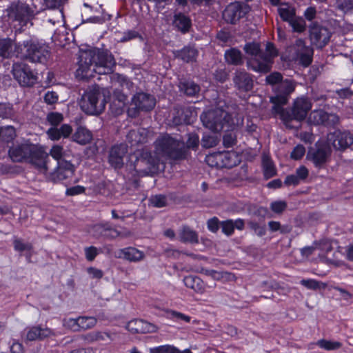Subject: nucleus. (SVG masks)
I'll list each match as a JSON object with an SVG mask.
<instances>
[{
  "instance_id": "obj_14",
  "label": "nucleus",
  "mask_w": 353,
  "mask_h": 353,
  "mask_svg": "<svg viewBox=\"0 0 353 353\" xmlns=\"http://www.w3.org/2000/svg\"><path fill=\"white\" fill-rule=\"evenodd\" d=\"M327 142L338 150H344L353 143V136L347 131L335 130L327 134Z\"/></svg>"
},
{
  "instance_id": "obj_35",
  "label": "nucleus",
  "mask_w": 353,
  "mask_h": 353,
  "mask_svg": "<svg viewBox=\"0 0 353 353\" xmlns=\"http://www.w3.org/2000/svg\"><path fill=\"white\" fill-rule=\"evenodd\" d=\"M278 12L281 18L290 22L295 16V10L293 7L287 3H282L278 8Z\"/></svg>"
},
{
  "instance_id": "obj_44",
  "label": "nucleus",
  "mask_w": 353,
  "mask_h": 353,
  "mask_svg": "<svg viewBox=\"0 0 353 353\" xmlns=\"http://www.w3.org/2000/svg\"><path fill=\"white\" fill-rule=\"evenodd\" d=\"M63 325L65 327L70 329L74 332L81 330L79 323V317L77 319L68 318L63 321Z\"/></svg>"
},
{
  "instance_id": "obj_4",
  "label": "nucleus",
  "mask_w": 353,
  "mask_h": 353,
  "mask_svg": "<svg viewBox=\"0 0 353 353\" xmlns=\"http://www.w3.org/2000/svg\"><path fill=\"white\" fill-rule=\"evenodd\" d=\"M243 49L250 57L248 60V66L258 72L267 73L270 71L273 59L278 55V51L272 43L266 44L265 52L256 42L245 44Z\"/></svg>"
},
{
  "instance_id": "obj_50",
  "label": "nucleus",
  "mask_w": 353,
  "mask_h": 353,
  "mask_svg": "<svg viewBox=\"0 0 353 353\" xmlns=\"http://www.w3.org/2000/svg\"><path fill=\"white\" fill-rule=\"evenodd\" d=\"M268 227L272 232L280 231L281 233H287L290 231L288 227H282L279 221H270L268 223Z\"/></svg>"
},
{
  "instance_id": "obj_40",
  "label": "nucleus",
  "mask_w": 353,
  "mask_h": 353,
  "mask_svg": "<svg viewBox=\"0 0 353 353\" xmlns=\"http://www.w3.org/2000/svg\"><path fill=\"white\" fill-rule=\"evenodd\" d=\"M150 205L154 208H163L168 204V199L162 194L152 196L149 199Z\"/></svg>"
},
{
  "instance_id": "obj_9",
  "label": "nucleus",
  "mask_w": 353,
  "mask_h": 353,
  "mask_svg": "<svg viewBox=\"0 0 353 353\" xmlns=\"http://www.w3.org/2000/svg\"><path fill=\"white\" fill-rule=\"evenodd\" d=\"M105 103V99L100 91L94 88L84 93L79 101V105L85 113L97 115L104 110Z\"/></svg>"
},
{
  "instance_id": "obj_49",
  "label": "nucleus",
  "mask_w": 353,
  "mask_h": 353,
  "mask_svg": "<svg viewBox=\"0 0 353 353\" xmlns=\"http://www.w3.org/2000/svg\"><path fill=\"white\" fill-rule=\"evenodd\" d=\"M50 154L53 159L57 160L58 162L61 161V159L64 154L63 147L59 145H53L50 149Z\"/></svg>"
},
{
  "instance_id": "obj_61",
  "label": "nucleus",
  "mask_w": 353,
  "mask_h": 353,
  "mask_svg": "<svg viewBox=\"0 0 353 353\" xmlns=\"http://www.w3.org/2000/svg\"><path fill=\"white\" fill-rule=\"evenodd\" d=\"M295 174L301 180V181H302L307 178L309 175V171L305 166L301 165L296 170Z\"/></svg>"
},
{
  "instance_id": "obj_59",
  "label": "nucleus",
  "mask_w": 353,
  "mask_h": 353,
  "mask_svg": "<svg viewBox=\"0 0 353 353\" xmlns=\"http://www.w3.org/2000/svg\"><path fill=\"white\" fill-rule=\"evenodd\" d=\"M14 247L15 250L23 252L25 250H30L32 249V245L30 243H23L20 239H15L14 241Z\"/></svg>"
},
{
  "instance_id": "obj_53",
  "label": "nucleus",
  "mask_w": 353,
  "mask_h": 353,
  "mask_svg": "<svg viewBox=\"0 0 353 353\" xmlns=\"http://www.w3.org/2000/svg\"><path fill=\"white\" fill-rule=\"evenodd\" d=\"M155 353H176L177 348L173 345H164L152 348Z\"/></svg>"
},
{
  "instance_id": "obj_57",
  "label": "nucleus",
  "mask_w": 353,
  "mask_h": 353,
  "mask_svg": "<svg viewBox=\"0 0 353 353\" xmlns=\"http://www.w3.org/2000/svg\"><path fill=\"white\" fill-rule=\"evenodd\" d=\"M168 314L171 319H175L176 320L183 321L185 322L189 323L190 321L191 317L185 315L179 312H176L174 310H170L168 312Z\"/></svg>"
},
{
  "instance_id": "obj_39",
  "label": "nucleus",
  "mask_w": 353,
  "mask_h": 353,
  "mask_svg": "<svg viewBox=\"0 0 353 353\" xmlns=\"http://www.w3.org/2000/svg\"><path fill=\"white\" fill-rule=\"evenodd\" d=\"M109 225L110 224L108 223L95 224L91 228L90 232L96 238H99L101 236L106 237Z\"/></svg>"
},
{
  "instance_id": "obj_20",
  "label": "nucleus",
  "mask_w": 353,
  "mask_h": 353,
  "mask_svg": "<svg viewBox=\"0 0 353 353\" xmlns=\"http://www.w3.org/2000/svg\"><path fill=\"white\" fill-rule=\"evenodd\" d=\"M128 152L125 144L121 143L112 147L109 154V163L114 168H121L123 165V159Z\"/></svg>"
},
{
  "instance_id": "obj_1",
  "label": "nucleus",
  "mask_w": 353,
  "mask_h": 353,
  "mask_svg": "<svg viewBox=\"0 0 353 353\" xmlns=\"http://www.w3.org/2000/svg\"><path fill=\"white\" fill-rule=\"evenodd\" d=\"M114 65V59L108 51L90 49L81 52L77 74L82 79H89L95 74L111 73Z\"/></svg>"
},
{
  "instance_id": "obj_45",
  "label": "nucleus",
  "mask_w": 353,
  "mask_h": 353,
  "mask_svg": "<svg viewBox=\"0 0 353 353\" xmlns=\"http://www.w3.org/2000/svg\"><path fill=\"white\" fill-rule=\"evenodd\" d=\"M1 134L6 141H12L16 137L15 129L10 125L0 128Z\"/></svg>"
},
{
  "instance_id": "obj_10",
  "label": "nucleus",
  "mask_w": 353,
  "mask_h": 353,
  "mask_svg": "<svg viewBox=\"0 0 353 353\" xmlns=\"http://www.w3.org/2000/svg\"><path fill=\"white\" fill-rule=\"evenodd\" d=\"M296 83L290 79L281 81L275 88V96L270 98L274 104V112H283V105L287 104L290 95L294 91Z\"/></svg>"
},
{
  "instance_id": "obj_28",
  "label": "nucleus",
  "mask_w": 353,
  "mask_h": 353,
  "mask_svg": "<svg viewBox=\"0 0 353 353\" xmlns=\"http://www.w3.org/2000/svg\"><path fill=\"white\" fill-rule=\"evenodd\" d=\"M244 225L243 220L241 219L235 221L230 219L220 223L222 232L228 236L231 235L234 232V228L242 230L244 228Z\"/></svg>"
},
{
  "instance_id": "obj_13",
  "label": "nucleus",
  "mask_w": 353,
  "mask_h": 353,
  "mask_svg": "<svg viewBox=\"0 0 353 353\" xmlns=\"http://www.w3.org/2000/svg\"><path fill=\"white\" fill-rule=\"evenodd\" d=\"M156 101L153 96L143 92L137 93L132 99L128 114L132 117L137 115L139 110L150 111L155 106Z\"/></svg>"
},
{
  "instance_id": "obj_62",
  "label": "nucleus",
  "mask_w": 353,
  "mask_h": 353,
  "mask_svg": "<svg viewBox=\"0 0 353 353\" xmlns=\"http://www.w3.org/2000/svg\"><path fill=\"white\" fill-rule=\"evenodd\" d=\"M85 188L81 185H76L70 188H68L66 190V194L69 196H74L82 194L85 192Z\"/></svg>"
},
{
  "instance_id": "obj_56",
  "label": "nucleus",
  "mask_w": 353,
  "mask_h": 353,
  "mask_svg": "<svg viewBox=\"0 0 353 353\" xmlns=\"http://www.w3.org/2000/svg\"><path fill=\"white\" fill-rule=\"evenodd\" d=\"M236 142V135L233 132H229L223 136V145L226 148L233 146Z\"/></svg>"
},
{
  "instance_id": "obj_30",
  "label": "nucleus",
  "mask_w": 353,
  "mask_h": 353,
  "mask_svg": "<svg viewBox=\"0 0 353 353\" xmlns=\"http://www.w3.org/2000/svg\"><path fill=\"white\" fill-rule=\"evenodd\" d=\"M183 282L186 287L192 289L199 294H203L205 292V285L203 281L196 276H187L183 279Z\"/></svg>"
},
{
  "instance_id": "obj_21",
  "label": "nucleus",
  "mask_w": 353,
  "mask_h": 353,
  "mask_svg": "<svg viewBox=\"0 0 353 353\" xmlns=\"http://www.w3.org/2000/svg\"><path fill=\"white\" fill-rule=\"evenodd\" d=\"M74 172V166L69 161H62L57 162V167L51 174L52 179L55 181H61L71 177Z\"/></svg>"
},
{
  "instance_id": "obj_5",
  "label": "nucleus",
  "mask_w": 353,
  "mask_h": 353,
  "mask_svg": "<svg viewBox=\"0 0 353 353\" xmlns=\"http://www.w3.org/2000/svg\"><path fill=\"white\" fill-rule=\"evenodd\" d=\"M34 11L27 3L18 1L10 3L4 10L3 19L16 32H21L31 23Z\"/></svg>"
},
{
  "instance_id": "obj_33",
  "label": "nucleus",
  "mask_w": 353,
  "mask_h": 353,
  "mask_svg": "<svg viewBox=\"0 0 353 353\" xmlns=\"http://www.w3.org/2000/svg\"><path fill=\"white\" fill-rule=\"evenodd\" d=\"M174 26L181 32H187L191 26V20L183 14L174 16Z\"/></svg>"
},
{
  "instance_id": "obj_54",
  "label": "nucleus",
  "mask_w": 353,
  "mask_h": 353,
  "mask_svg": "<svg viewBox=\"0 0 353 353\" xmlns=\"http://www.w3.org/2000/svg\"><path fill=\"white\" fill-rule=\"evenodd\" d=\"M305 152V148L302 145H297L291 152L290 157L294 160H299L303 157Z\"/></svg>"
},
{
  "instance_id": "obj_41",
  "label": "nucleus",
  "mask_w": 353,
  "mask_h": 353,
  "mask_svg": "<svg viewBox=\"0 0 353 353\" xmlns=\"http://www.w3.org/2000/svg\"><path fill=\"white\" fill-rule=\"evenodd\" d=\"M97 319L93 316H79V323L81 330H88L93 327L97 323Z\"/></svg>"
},
{
  "instance_id": "obj_16",
  "label": "nucleus",
  "mask_w": 353,
  "mask_h": 353,
  "mask_svg": "<svg viewBox=\"0 0 353 353\" xmlns=\"http://www.w3.org/2000/svg\"><path fill=\"white\" fill-rule=\"evenodd\" d=\"M249 10L250 8L247 5L234 2L226 7L223 12V18L228 23H235L241 17H244L249 12Z\"/></svg>"
},
{
  "instance_id": "obj_23",
  "label": "nucleus",
  "mask_w": 353,
  "mask_h": 353,
  "mask_svg": "<svg viewBox=\"0 0 353 353\" xmlns=\"http://www.w3.org/2000/svg\"><path fill=\"white\" fill-rule=\"evenodd\" d=\"M116 257L123 259L130 262H139L145 258L143 251L134 247H128L119 249L116 253Z\"/></svg>"
},
{
  "instance_id": "obj_42",
  "label": "nucleus",
  "mask_w": 353,
  "mask_h": 353,
  "mask_svg": "<svg viewBox=\"0 0 353 353\" xmlns=\"http://www.w3.org/2000/svg\"><path fill=\"white\" fill-rule=\"evenodd\" d=\"M182 89L189 96H194L200 91V87L192 81H188L183 84Z\"/></svg>"
},
{
  "instance_id": "obj_46",
  "label": "nucleus",
  "mask_w": 353,
  "mask_h": 353,
  "mask_svg": "<svg viewBox=\"0 0 353 353\" xmlns=\"http://www.w3.org/2000/svg\"><path fill=\"white\" fill-rule=\"evenodd\" d=\"M199 144V137L195 133H190L186 141V148L188 149L196 150Z\"/></svg>"
},
{
  "instance_id": "obj_43",
  "label": "nucleus",
  "mask_w": 353,
  "mask_h": 353,
  "mask_svg": "<svg viewBox=\"0 0 353 353\" xmlns=\"http://www.w3.org/2000/svg\"><path fill=\"white\" fill-rule=\"evenodd\" d=\"M218 142L217 136L205 134L201 139V145L205 148H210L216 145Z\"/></svg>"
},
{
  "instance_id": "obj_15",
  "label": "nucleus",
  "mask_w": 353,
  "mask_h": 353,
  "mask_svg": "<svg viewBox=\"0 0 353 353\" xmlns=\"http://www.w3.org/2000/svg\"><path fill=\"white\" fill-rule=\"evenodd\" d=\"M12 73L15 79L22 86H30L34 84L35 78L29 67L23 63L13 64Z\"/></svg>"
},
{
  "instance_id": "obj_55",
  "label": "nucleus",
  "mask_w": 353,
  "mask_h": 353,
  "mask_svg": "<svg viewBox=\"0 0 353 353\" xmlns=\"http://www.w3.org/2000/svg\"><path fill=\"white\" fill-rule=\"evenodd\" d=\"M281 73L274 72L266 77V82L271 85L279 84L283 81Z\"/></svg>"
},
{
  "instance_id": "obj_24",
  "label": "nucleus",
  "mask_w": 353,
  "mask_h": 353,
  "mask_svg": "<svg viewBox=\"0 0 353 353\" xmlns=\"http://www.w3.org/2000/svg\"><path fill=\"white\" fill-rule=\"evenodd\" d=\"M128 330L132 333H148L154 330V326L143 320H132L126 325Z\"/></svg>"
},
{
  "instance_id": "obj_31",
  "label": "nucleus",
  "mask_w": 353,
  "mask_h": 353,
  "mask_svg": "<svg viewBox=\"0 0 353 353\" xmlns=\"http://www.w3.org/2000/svg\"><path fill=\"white\" fill-rule=\"evenodd\" d=\"M48 10L46 12L48 17V21L53 25L61 24L63 22V13L59 6L55 8H48Z\"/></svg>"
},
{
  "instance_id": "obj_22",
  "label": "nucleus",
  "mask_w": 353,
  "mask_h": 353,
  "mask_svg": "<svg viewBox=\"0 0 353 353\" xmlns=\"http://www.w3.org/2000/svg\"><path fill=\"white\" fill-rule=\"evenodd\" d=\"M152 132L146 128H139L130 130L127 134V141L132 146L137 145L139 143H144L151 139Z\"/></svg>"
},
{
  "instance_id": "obj_25",
  "label": "nucleus",
  "mask_w": 353,
  "mask_h": 353,
  "mask_svg": "<svg viewBox=\"0 0 353 353\" xmlns=\"http://www.w3.org/2000/svg\"><path fill=\"white\" fill-rule=\"evenodd\" d=\"M234 82L240 90L249 91L252 88L253 81L250 74L245 71H237L234 77Z\"/></svg>"
},
{
  "instance_id": "obj_32",
  "label": "nucleus",
  "mask_w": 353,
  "mask_h": 353,
  "mask_svg": "<svg viewBox=\"0 0 353 353\" xmlns=\"http://www.w3.org/2000/svg\"><path fill=\"white\" fill-rule=\"evenodd\" d=\"M51 334V330L49 329H41L39 327H32L30 328L26 334V339L29 341L42 339Z\"/></svg>"
},
{
  "instance_id": "obj_63",
  "label": "nucleus",
  "mask_w": 353,
  "mask_h": 353,
  "mask_svg": "<svg viewBox=\"0 0 353 353\" xmlns=\"http://www.w3.org/2000/svg\"><path fill=\"white\" fill-rule=\"evenodd\" d=\"M87 272L92 279H101L103 276L102 270L94 267L88 268L87 269Z\"/></svg>"
},
{
  "instance_id": "obj_29",
  "label": "nucleus",
  "mask_w": 353,
  "mask_h": 353,
  "mask_svg": "<svg viewBox=\"0 0 353 353\" xmlns=\"http://www.w3.org/2000/svg\"><path fill=\"white\" fill-rule=\"evenodd\" d=\"M92 134L87 128L79 127L72 135V140L80 145H86L91 142Z\"/></svg>"
},
{
  "instance_id": "obj_60",
  "label": "nucleus",
  "mask_w": 353,
  "mask_h": 353,
  "mask_svg": "<svg viewBox=\"0 0 353 353\" xmlns=\"http://www.w3.org/2000/svg\"><path fill=\"white\" fill-rule=\"evenodd\" d=\"M59 96L57 92L53 91H48L44 95V101L49 104L52 105L57 102Z\"/></svg>"
},
{
  "instance_id": "obj_26",
  "label": "nucleus",
  "mask_w": 353,
  "mask_h": 353,
  "mask_svg": "<svg viewBox=\"0 0 353 353\" xmlns=\"http://www.w3.org/2000/svg\"><path fill=\"white\" fill-rule=\"evenodd\" d=\"M173 53L176 58L180 59L186 63L195 61L199 54L198 50L192 46H185L180 50L174 51Z\"/></svg>"
},
{
  "instance_id": "obj_11",
  "label": "nucleus",
  "mask_w": 353,
  "mask_h": 353,
  "mask_svg": "<svg viewBox=\"0 0 353 353\" xmlns=\"http://www.w3.org/2000/svg\"><path fill=\"white\" fill-rule=\"evenodd\" d=\"M287 52L290 58L299 60L305 67L308 66L312 61L313 49L306 46L301 39H296L293 45L288 47Z\"/></svg>"
},
{
  "instance_id": "obj_3",
  "label": "nucleus",
  "mask_w": 353,
  "mask_h": 353,
  "mask_svg": "<svg viewBox=\"0 0 353 353\" xmlns=\"http://www.w3.org/2000/svg\"><path fill=\"white\" fill-rule=\"evenodd\" d=\"M8 154L12 161H28L43 173L48 170L46 161L48 159V154L39 145L28 142L17 143L10 148Z\"/></svg>"
},
{
  "instance_id": "obj_34",
  "label": "nucleus",
  "mask_w": 353,
  "mask_h": 353,
  "mask_svg": "<svg viewBox=\"0 0 353 353\" xmlns=\"http://www.w3.org/2000/svg\"><path fill=\"white\" fill-rule=\"evenodd\" d=\"M226 61L230 64L239 65L243 63V56L240 50L236 48L228 50L225 53Z\"/></svg>"
},
{
  "instance_id": "obj_64",
  "label": "nucleus",
  "mask_w": 353,
  "mask_h": 353,
  "mask_svg": "<svg viewBox=\"0 0 353 353\" xmlns=\"http://www.w3.org/2000/svg\"><path fill=\"white\" fill-rule=\"evenodd\" d=\"M208 228L212 232H216L219 228V221L216 217L210 219L208 221Z\"/></svg>"
},
{
  "instance_id": "obj_17",
  "label": "nucleus",
  "mask_w": 353,
  "mask_h": 353,
  "mask_svg": "<svg viewBox=\"0 0 353 353\" xmlns=\"http://www.w3.org/2000/svg\"><path fill=\"white\" fill-rule=\"evenodd\" d=\"M330 31L325 27L316 24L310 27V40L316 48H321L327 45L330 41Z\"/></svg>"
},
{
  "instance_id": "obj_18",
  "label": "nucleus",
  "mask_w": 353,
  "mask_h": 353,
  "mask_svg": "<svg viewBox=\"0 0 353 353\" xmlns=\"http://www.w3.org/2000/svg\"><path fill=\"white\" fill-rule=\"evenodd\" d=\"M308 121L314 125L333 126L338 123L339 117L335 114H328L323 110H318L310 112Z\"/></svg>"
},
{
  "instance_id": "obj_51",
  "label": "nucleus",
  "mask_w": 353,
  "mask_h": 353,
  "mask_svg": "<svg viewBox=\"0 0 353 353\" xmlns=\"http://www.w3.org/2000/svg\"><path fill=\"white\" fill-rule=\"evenodd\" d=\"M13 114L12 108L10 104L0 103V117L6 119Z\"/></svg>"
},
{
  "instance_id": "obj_19",
  "label": "nucleus",
  "mask_w": 353,
  "mask_h": 353,
  "mask_svg": "<svg viewBox=\"0 0 353 353\" xmlns=\"http://www.w3.org/2000/svg\"><path fill=\"white\" fill-rule=\"evenodd\" d=\"M331 152L328 145L325 144H316V149L310 151L307 159L311 160L316 167H321L325 163Z\"/></svg>"
},
{
  "instance_id": "obj_47",
  "label": "nucleus",
  "mask_w": 353,
  "mask_h": 353,
  "mask_svg": "<svg viewBox=\"0 0 353 353\" xmlns=\"http://www.w3.org/2000/svg\"><path fill=\"white\" fill-rule=\"evenodd\" d=\"M293 30L298 32H302L305 29V23L301 18H293L291 21L289 22Z\"/></svg>"
},
{
  "instance_id": "obj_8",
  "label": "nucleus",
  "mask_w": 353,
  "mask_h": 353,
  "mask_svg": "<svg viewBox=\"0 0 353 353\" xmlns=\"http://www.w3.org/2000/svg\"><path fill=\"white\" fill-rule=\"evenodd\" d=\"M312 102L307 97H301L294 101L290 112L283 108L282 113H275L281 116L282 121L288 128H292L290 125V122L292 120L297 121H303L306 118L309 111L312 109Z\"/></svg>"
},
{
  "instance_id": "obj_58",
  "label": "nucleus",
  "mask_w": 353,
  "mask_h": 353,
  "mask_svg": "<svg viewBox=\"0 0 353 353\" xmlns=\"http://www.w3.org/2000/svg\"><path fill=\"white\" fill-rule=\"evenodd\" d=\"M287 204L282 201L272 202L270 205L271 210L275 213H281L285 210Z\"/></svg>"
},
{
  "instance_id": "obj_7",
  "label": "nucleus",
  "mask_w": 353,
  "mask_h": 353,
  "mask_svg": "<svg viewBox=\"0 0 353 353\" xmlns=\"http://www.w3.org/2000/svg\"><path fill=\"white\" fill-rule=\"evenodd\" d=\"M203 124L214 132L221 131L225 126L233 129L234 123L231 116L221 108H215L203 112L201 115Z\"/></svg>"
},
{
  "instance_id": "obj_52",
  "label": "nucleus",
  "mask_w": 353,
  "mask_h": 353,
  "mask_svg": "<svg viewBox=\"0 0 353 353\" xmlns=\"http://www.w3.org/2000/svg\"><path fill=\"white\" fill-rule=\"evenodd\" d=\"M48 121L54 126L59 125L63 120V116L58 112H51L47 116Z\"/></svg>"
},
{
  "instance_id": "obj_38",
  "label": "nucleus",
  "mask_w": 353,
  "mask_h": 353,
  "mask_svg": "<svg viewBox=\"0 0 353 353\" xmlns=\"http://www.w3.org/2000/svg\"><path fill=\"white\" fill-rule=\"evenodd\" d=\"M263 168L265 178H271L276 174V169L272 161L265 155L263 157Z\"/></svg>"
},
{
  "instance_id": "obj_48",
  "label": "nucleus",
  "mask_w": 353,
  "mask_h": 353,
  "mask_svg": "<svg viewBox=\"0 0 353 353\" xmlns=\"http://www.w3.org/2000/svg\"><path fill=\"white\" fill-rule=\"evenodd\" d=\"M85 256L88 261H92L99 254L100 250L94 246L85 247L84 248Z\"/></svg>"
},
{
  "instance_id": "obj_12",
  "label": "nucleus",
  "mask_w": 353,
  "mask_h": 353,
  "mask_svg": "<svg viewBox=\"0 0 353 353\" xmlns=\"http://www.w3.org/2000/svg\"><path fill=\"white\" fill-rule=\"evenodd\" d=\"M205 161L211 167L232 168L238 164L239 158L234 152L223 151L207 155Z\"/></svg>"
},
{
  "instance_id": "obj_37",
  "label": "nucleus",
  "mask_w": 353,
  "mask_h": 353,
  "mask_svg": "<svg viewBox=\"0 0 353 353\" xmlns=\"http://www.w3.org/2000/svg\"><path fill=\"white\" fill-rule=\"evenodd\" d=\"M316 345L320 348L326 351L336 350L342 347V343L339 341H330L326 339L319 340Z\"/></svg>"
},
{
  "instance_id": "obj_6",
  "label": "nucleus",
  "mask_w": 353,
  "mask_h": 353,
  "mask_svg": "<svg viewBox=\"0 0 353 353\" xmlns=\"http://www.w3.org/2000/svg\"><path fill=\"white\" fill-rule=\"evenodd\" d=\"M17 57L34 63H44L50 57V48L44 43L34 39L16 45Z\"/></svg>"
},
{
  "instance_id": "obj_27",
  "label": "nucleus",
  "mask_w": 353,
  "mask_h": 353,
  "mask_svg": "<svg viewBox=\"0 0 353 353\" xmlns=\"http://www.w3.org/2000/svg\"><path fill=\"white\" fill-rule=\"evenodd\" d=\"M178 236L183 243H197L199 241L198 234L188 226H183L179 230Z\"/></svg>"
},
{
  "instance_id": "obj_36",
  "label": "nucleus",
  "mask_w": 353,
  "mask_h": 353,
  "mask_svg": "<svg viewBox=\"0 0 353 353\" xmlns=\"http://www.w3.org/2000/svg\"><path fill=\"white\" fill-rule=\"evenodd\" d=\"M12 41L10 38H0V57L10 58L12 56Z\"/></svg>"
},
{
  "instance_id": "obj_2",
  "label": "nucleus",
  "mask_w": 353,
  "mask_h": 353,
  "mask_svg": "<svg viewBox=\"0 0 353 353\" xmlns=\"http://www.w3.org/2000/svg\"><path fill=\"white\" fill-rule=\"evenodd\" d=\"M154 154L145 152L143 157L151 168H158L160 163L167 159L178 160L185 158L184 144L179 139L169 134L161 135L154 142Z\"/></svg>"
}]
</instances>
